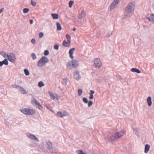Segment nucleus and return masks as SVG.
I'll return each mask as SVG.
<instances>
[{
	"mask_svg": "<svg viewBox=\"0 0 154 154\" xmlns=\"http://www.w3.org/2000/svg\"><path fill=\"white\" fill-rule=\"evenodd\" d=\"M135 3L134 2L129 3L125 8L124 16L126 18L131 17L133 14Z\"/></svg>",
	"mask_w": 154,
	"mask_h": 154,
	"instance_id": "nucleus-1",
	"label": "nucleus"
},
{
	"mask_svg": "<svg viewBox=\"0 0 154 154\" xmlns=\"http://www.w3.org/2000/svg\"><path fill=\"white\" fill-rule=\"evenodd\" d=\"M124 131H121L120 132H117L114 135H112L110 136L108 139V142L112 141L119 139L123 136L125 134Z\"/></svg>",
	"mask_w": 154,
	"mask_h": 154,
	"instance_id": "nucleus-2",
	"label": "nucleus"
},
{
	"mask_svg": "<svg viewBox=\"0 0 154 154\" xmlns=\"http://www.w3.org/2000/svg\"><path fill=\"white\" fill-rule=\"evenodd\" d=\"M48 61V59L47 57L45 56L42 57L38 61L37 66L38 67H42Z\"/></svg>",
	"mask_w": 154,
	"mask_h": 154,
	"instance_id": "nucleus-3",
	"label": "nucleus"
},
{
	"mask_svg": "<svg viewBox=\"0 0 154 154\" xmlns=\"http://www.w3.org/2000/svg\"><path fill=\"white\" fill-rule=\"evenodd\" d=\"M102 63L100 60L98 58L95 59L94 61V66L96 68L99 69L102 66Z\"/></svg>",
	"mask_w": 154,
	"mask_h": 154,
	"instance_id": "nucleus-4",
	"label": "nucleus"
},
{
	"mask_svg": "<svg viewBox=\"0 0 154 154\" xmlns=\"http://www.w3.org/2000/svg\"><path fill=\"white\" fill-rule=\"evenodd\" d=\"M79 65L78 62L76 60H73L72 61H69L67 64V66H72L73 68L77 67Z\"/></svg>",
	"mask_w": 154,
	"mask_h": 154,
	"instance_id": "nucleus-5",
	"label": "nucleus"
},
{
	"mask_svg": "<svg viewBox=\"0 0 154 154\" xmlns=\"http://www.w3.org/2000/svg\"><path fill=\"white\" fill-rule=\"evenodd\" d=\"M6 58H8L9 61L12 63H14L16 60L15 56L14 53H10L9 55H7Z\"/></svg>",
	"mask_w": 154,
	"mask_h": 154,
	"instance_id": "nucleus-6",
	"label": "nucleus"
},
{
	"mask_svg": "<svg viewBox=\"0 0 154 154\" xmlns=\"http://www.w3.org/2000/svg\"><path fill=\"white\" fill-rule=\"evenodd\" d=\"M120 0H114L111 3L110 7V10L111 11L115 8L119 4Z\"/></svg>",
	"mask_w": 154,
	"mask_h": 154,
	"instance_id": "nucleus-7",
	"label": "nucleus"
},
{
	"mask_svg": "<svg viewBox=\"0 0 154 154\" xmlns=\"http://www.w3.org/2000/svg\"><path fill=\"white\" fill-rule=\"evenodd\" d=\"M57 115L60 118H63V116H68L69 114L66 111H64L62 112H57Z\"/></svg>",
	"mask_w": 154,
	"mask_h": 154,
	"instance_id": "nucleus-8",
	"label": "nucleus"
},
{
	"mask_svg": "<svg viewBox=\"0 0 154 154\" xmlns=\"http://www.w3.org/2000/svg\"><path fill=\"white\" fill-rule=\"evenodd\" d=\"M26 135L30 139L38 142L39 141L38 139L35 135L29 133H27Z\"/></svg>",
	"mask_w": 154,
	"mask_h": 154,
	"instance_id": "nucleus-9",
	"label": "nucleus"
},
{
	"mask_svg": "<svg viewBox=\"0 0 154 154\" xmlns=\"http://www.w3.org/2000/svg\"><path fill=\"white\" fill-rule=\"evenodd\" d=\"M47 145L48 146V148L50 152L51 153H54V150L53 149L52 143L50 141H48L47 143Z\"/></svg>",
	"mask_w": 154,
	"mask_h": 154,
	"instance_id": "nucleus-10",
	"label": "nucleus"
},
{
	"mask_svg": "<svg viewBox=\"0 0 154 154\" xmlns=\"http://www.w3.org/2000/svg\"><path fill=\"white\" fill-rule=\"evenodd\" d=\"M74 78L77 80H79L81 79V76L79 75V73L77 71L74 72Z\"/></svg>",
	"mask_w": 154,
	"mask_h": 154,
	"instance_id": "nucleus-11",
	"label": "nucleus"
},
{
	"mask_svg": "<svg viewBox=\"0 0 154 154\" xmlns=\"http://www.w3.org/2000/svg\"><path fill=\"white\" fill-rule=\"evenodd\" d=\"M75 50V48H72L69 49V57L71 59L73 58V51Z\"/></svg>",
	"mask_w": 154,
	"mask_h": 154,
	"instance_id": "nucleus-12",
	"label": "nucleus"
},
{
	"mask_svg": "<svg viewBox=\"0 0 154 154\" xmlns=\"http://www.w3.org/2000/svg\"><path fill=\"white\" fill-rule=\"evenodd\" d=\"M85 16V11H82L78 16V18L79 19H81Z\"/></svg>",
	"mask_w": 154,
	"mask_h": 154,
	"instance_id": "nucleus-13",
	"label": "nucleus"
},
{
	"mask_svg": "<svg viewBox=\"0 0 154 154\" xmlns=\"http://www.w3.org/2000/svg\"><path fill=\"white\" fill-rule=\"evenodd\" d=\"M28 115H33L35 113V110L28 108Z\"/></svg>",
	"mask_w": 154,
	"mask_h": 154,
	"instance_id": "nucleus-14",
	"label": "nucleus"
},
{
	"mask_svg": "<svg viewBox=\"0 0 154 154\" xmlns=\"http://www.w3.org/2000/svg\"><path fill=\"white\" fill-rule=\"evenodd\" d=\"M152 98L151 97L149 96L147 99V101L148 103V105L149 106H151L152 104Z\"/></svg>",
	"mask_w": 154,
	"mask_h": 154,
	"instance_id": "nucleus-15",
	"label": "nucleus"
},
{
	"mask_svg": "<svg viewBox=\"0 0 154 154\" xmlns=\"http://www.w3.org/2000/svg\"><path fill=\"white\" fill-rule=\"evenodd\" d=\"M20 111L26 115H28V108H24L20 110Z\"/></svg>",
	"mask_w": 154,
	"mask_h": 154,
	"instance_id": "nucleus-16",
	"label": "nucleus"
},
{
	"mask_svg": "<svg viewBox=\"0 0 154 154\" xmlns=\"http://www.w3.org/2000/svg\"><path fill=\"white\" fill-rule=\"evenodd\" d=\"M131 71L132 72H135L137 73H140L141 72L140 70L136 68H132L131 69Z\"/></svg>",
	"mask_w": 154,
	"mask_h": 154,
	"instance_id": "nucleus-17",
	"label": "nucleus"
},
{
	"mask_svg": "<svg viewBox=\"0 0 154 154\" xmlns=\"http://www.w3.org/2000/svg\"><path fill=\"white\" fill-rule=\"evenodd\" d=\"M150 148V146L148 144H146L145 146L144 152L145 153H147L149 151Z\"/></svg>",
	"mask_w": 154,
	"mask_h": 154,
	"instance_id": "nucleus-18",
	"label": "nucleus"
},
{
	"mask_svg": "<svg viewBox=\"0 0 154 154\" xmlns=\"http://www.w3.org/2000/svg\"><path fill=\"white\" fill-rule=\"evenodd\" d=\"M51 16L54 19H57L58 18L59 16L56 13H52L51 14Z\"/></svg>",
	"mask_w": 154,
	"mask_h": 154,
	"instance_id": "nucleus-19",
	"label": "nucleus"
},
{
	"mask_svg": "<svg viewBox=\"0 0 154 154\" xmlns=\"http://www.w3.org/2000/svg\"><path fill=\"white\" fill-rule=\"evenodd\" d=\"M133 131L136 135L139 137V130L137 128H134L133 129Z\"/></svg>",
	"mask_w": 154,
	"mask_h": 154,
	"instance_id": "nucleus-20",
	"label": "nucleus"
},
{
	"mask_svg": "<svg viewBox=\"0 0 154 154\" xmlns=\"http://www.w3.org/2000/svg\"><path fill=\"white\" fill-rule=\"evenodd\" d=\"M57 30H60L62 29V27L60 23L58 22L56 23Z\"/></svg>",
	"mask_w": 154,
	"mask_h": 154,
	"instance_id": "nucleus-21",
	"label": "nucleus"
},
{
	"mask_svg": "<svg viewBox=\"0 0 154 154\" xmlns=\"http://www.w3.org/2000/svg\"><path fill=\"white\" fill-rule=\"evenodd\" d=\"M19 89L21 91V93L23 94H25L26 93V91L24 89V88L20 86Z\"/></svg>",
	"mask_w": 154,
	"mask_h": 154,
	"instance_id": "nucleus-22",
	"label": "nucleus"
},
{
	"mask_svg": "<svg viewBox=\"0 0 154 154\" xmlns=\"http://www.w3.org/2000/svg\"><path fill=\"white\" fill-rule=\"evenodd\" d=\"M48 93L49 94L50 98L52 100H54L55 99V97L53 94L50 91H48Z\"/></svg>",
	"mask_w": 154,
	"mask_h": 154,
	"instance_id": "nucleus-23",
	"label": "nucleus"
},
{
	"mask_svg": "<svg viewBox=\"0 0 154 154\" xmlns=\"http://www.w3.org/2000/svg\"><path fill=\"white\" fill-rule=\"evenodd\" d=\"M63 45L65 47H69V44L67 42L66 40H64L63 41L62 43Z\"/></svg>",
	"mask_w": 154,
	"mask_h": 154,
	"instance_id": "nucleus-24",
	"label": "nucleus"
},
{
	"mask_svg": "<svg viewBox=\"0 0 154 154\" xmlns=\"http://www.w3.org/2000/svg\"><path fill=\"white\" fill-rule=\"evenodd\" d=\"M0 54L5 58L6 57H7V55H8L7 54L3 51L1 52H0Z\"/></svg>",
	"mask_w": 154,
	"mask_h": 154,
	"instance_id": "nucleus-25",
	"label": "nucleus"
},
{
	"mask_svg": "<svg viewBox=\"0 0 154 154\" xmlns=\"http://www.w3.org/2000/svg\"><path fill=\"white\" fill-rule=\"evenodd\" d=\"M67 83V81L66 79H62V83L63 85H66Z\"/></svg>",
	"mask_w": 154,
	"mask_h": 154,
	"instance_id": "nucleus-26",
	"label": "nucleus"
},
{
	"mask_svg": "<svg viewBox=\"0 0 154 154\" xmlns=\"http://www.w3.org/2000/svg\"><path fill=\"white\" fill-rule=\"evenodd\" d=\"M36 106H37V107L39 109H42V107L40 104L38 102H37L35 104Z\"/></svg>",
	"mask_w": 154,
	"mask_h": 154,
	"instance_id": "nucleus-27",
	"label": "nucleus"
},
{
	"mask_svg": "<svg viewBox=\"0 0 154 154\" xmlns=\"http://www.w3.org/2000/svg\"><path fill=\"white\" fill-rule=\"evenodd\" d=\"M24 72L25 75L26 76L29 75V71L26 69H24Z\"/></svg>",
	"mask_w": 154,
	"mask_h": 154,
	"instance_id": "nucleus-28",
	"label": "nucleus"
},
{
	"mask_svg": "<svg viewBox=\"0 0 154 154\" xmlns=\"http://www.w3.org/2000/svg\"><path fill=\"white\" fill-rule=\"evenodd\" d=\"M38 85L39 87H42L44 86V83L42 81H40L38 83Z\"/></svg>",
	"mask_w": 154,
	"mask_h": 154,
	"instance_id": "nucleus-29",
	"label": "nucleus"
},
{
	"mask_svg": "<svg viewBox=\"0 0 154 154\" xmlns=\"http://www.w3.org/2000/svg\"><path fill=\"white\" fill-rule=\"evenodd\" d=\"M76 152L78 154H86L82 150H79L76 151Z\"/></svg>",
	"mask_w": 154,
	"mask_h": 154,
	"instance_id": "nucleus-30",
	"label": "nucleus"
},
{
	"mask_svg": "<svg viewBox=\"0 0 154 154\" xmlns=\"http://www.w3.org/2000/svg\"><path fill=\"white\" fill-rule=\"evenodd\" d=\"M3 63V65L4 64L5 65H7L8 64V62L6 59H5L4 60L2 61Z\"/></svg>",
	"mask_w": 154,
	"mask_h": 154,
	"instance_id": "nucleus-31",
	"label": "nucleus"
},
{
	"mask_svg": "<svg viewBox=\"0 0 154 154\" xmlns=\"http://www.w3.org/2000/svg\"><path fill=\"white\" fill-rule=\"evenodd\" d=\"M29 9L28 8H24L23 9V12L24 13H27L29 12Z\"/></svg>",
	"mask_w": 154,
	"mask_h": 154,
	"instance_id": "nucleus-32",
	"label": "nucleus"
},
{
	"mask_svg": "<svg viewBox=\"0 0 154 154\" xmlns=\"http://www.w3.org/2000/svg\"><path fill=\"white\" fill-rule=\"evenodd\" d=\"M32 103L33 104H36L38 102L36 99L35 98L33 97L32 99Z\"/></svg>",
	"mask_w": 154,
	"mask_h": 154,
	"instance_id": "nucleus-33",
	"label": "nucleus"
},
{
	"mask_svg": "<svg viewBox=\"0 0 154 154\" xmlns=\"http://www.w3.org/2000/svg\"><path fill=\"white\" fill-rule=\"evenodd\" d=\"M151 14H148L146 16V18L150 21L152 20V18H151Z\"/></svg>",
	"mask_w": 154,
	"mask_h": 154,
	"instance_id": "nucleus-34",
	"label": "nucleus"
},
{
	"mask_svg": "<svg viewBox=\"0 0 154 154\" xmlns=\"http://www.w3.org/2000/svg\"><path fill=\"white\" fill-rule=\"evenodd\" d=\"M31 57H32L33 60H34L36 59V57L34 53H32L31 54Z\"/></svg>",
	"mask_w": 154,
	"mask_h": 154,
	"instance_id": "nucleus-35",
	"label": "nucleus"
},
{
	"mask_svg": "<svg viewBox=\"0 0 154 154\" xmlns=\"http://www.w3.org/2000/svg\"><path fill=\"white\" fill-rule=\"evenodd\" d=\"M78 95L79 96H80L82 94V90L81 89H79L78 90Z\"/></svg>",
	"mask_w": 154,
	"mask_h": 154,
	"instance_id": "nucleus-36",
	"label": "nucleus"
},
{
	"mask_svg": "<svg viewBox=\"0 0 154 154\" xmlns=\"http://www.w3.org/2000/svg\"><path fill=\"white\" fill-rule=\"evenodd\" d=\"M112 31L109 32L108 33H106V38H109V37L110 36L112 35Z\"/></svg>",
	"mask_w": 154,
	"mask_h": 154,
	"instance_id": "nucleus-37",
	"label": "nucleus"
},
{
	"mask_svg": "<svg viewBox=\"0 0 154 154\" xmlns=\"http://www.w3.org/2000/svg\"><path fill=\"white\" fill-rule=\"evenodd\" d=\"M82 100L83 102L85 103H88V100L86 97H83L82 98Z\"/></svg>",
	"mask_w": 154,
	"mask_h": 154,
	"instance_id": "nucleus-38",
	"label": "nucleus"
},
{
	"mask_svg": "<svg viewBox=\"0 0 154 154\" xmlns=\"http://www.w3.org/2000/svg\"><path fill=\"white\" fill-rule=\"evenodd\" d=\"M49 51L48 50H46L45 51L44 54L45 56H46L49 55Z\"/></svg>",
	"mask_w": 154,
	"mask_h": 154,
	"instance_id": "nucleus-39",
	"label": "nucleus"
},
{
	"mask_svg": "<svg viewBox=\"0 0 154 154\" xmlns=\"http://www.w3.org/2000/svg\"><path fill=\"white\" fill-rule=\"evenodd\" d=\"M88 106L89 107L91 106L93 104V102L91 100H89L88 101Z\"/></svg>",
	"mask_w": 154,
	"mask_h": 154,
	"instance_id": "nucleus-40",
	"label": "nucleus"
},
{
	"mask_svg": "<svg viewBox=\"0 0 154 154\" xmlns=\"http://www.w3.org/2000/svg\"><path fill=\"white\" fill-rule=\"evenodd\" d=\"M74 3V2L72 1H70L69 2V5L70 8H71L72 5Z\"/></svg>",
	"mask_w": 154,
	"mask_h": 154,
	"instance_id": "nucleus-41",
	"label": "nucleus"
},
{
	"mask_svg": "<svg viewBox=\"0 0 154 154\" xmlns=\"http://www.w3.org/2000/svg\"><path fill=\"white\" fill-rule=\"evenodd\" d=\"M11 86L13 87V88H15L16 89H17L18 88H19L20 87V86L19 85H11Z\"/></svg>",
	"mask_w": 154,
	"mask_h": 154,
	"instance_id": "nucleus-42",
	"label": "nucleus"
},
{
	"mask_svg": "<svg viewBox=\"0 0 154 154\" xmlns=\"http://www.w3.org/2000/svg\"><path fill=\"white\" fill-rule=\"evenodd\" d=\"M44 35V34L42 32H40L39 34V38H42Z\"/></svg>",
	"mask_w": 154,
	"mask_h": 154,
	"instance_id": "nucleus-43",
	"label": "nucleus"
},
{
	"mask_svg": "<svg viewBox=\"0 0 154 154\" xmlns=\"http://www.w3.org/2000/svg\"><path fill=\"white\" fill-rule=\"evenodd\" d=\"M31 4L33 6H34L36 5V3L33 0H31Z\"/></svg>",
	"mask_w": 154,
	"mask_h": 154,
	"instance_id": "nucleus-44",
	"label": "nucleus"
},
{
	"mask_svg": "<svg viewBox=\"0 0 154 154\" xmlns=\"http://www.w3.org/2000/svg\"><path fill=\"white\" fill-rule=\"evenodd\" d=\"M54 49L58 50L59 49V45H54Z\"/></svg>",
	"mask_w": 154,
	"mask_h": 154,
	"instance_id": "nucleus-45",
	"label": "nucleus"
},
{
	"mask_svg": "<svg viewBox=\"0 0 154 154\" xmlns=\"http://www.w3.org/2000/svg\"><path fill=\"white\" fill-rule=\"evenodd\" d=\"M31 42L33 44H35L36 43L35 39L34 38H32L31 40Z\"/></svg>",
	"mask_w": 154,
	"mask_h": 154,
	"instance_id": "nucleus-46",
	"label": "nucleus"
},
{
	"mask_svg": "<svg viewBox=\"0 0 154 154\" xmlns=\"http://www.w3.org/2000/svg\"><path fill=\"white\" fill-rule=\"evenodd\" d=\"M66 37L67 39H71V37L68 34H66Z\"/></svg>",
	"mask_w": 154,
	"mask_h": 154,
	"instance_id": "nucleus-47",
	"label": "nucleus"
},
{
	"mask_svg": "<svg viewBox=\"0 0 154 154\" xmlns=\"http://www.w3.org/2000/svg\"><path fill=\"white\" fill-rule=\"evenodd\" d=\"M151 18H152V20L154 22V14H151Z\"/></svg>",
	"mask_w": 154,
	"mask_h": 154,
	"instance_id": "nucleus-48",
	"label": "nucleus"
},
{
	"mask_svg": "<svg viewBox=\"0 0 154 154\" xmlns=\"http://www.w3.org/2000/svg\"><path fill=\"white\" fill-rule=\"evenodd\" d=\"M93 98H94L93 95L90 94V97H89V99L90 100H92Z\"/></svg>",
	"mask_w": 154,
	"mask_h": 154,
	"instance_id": "nucleus-49",
	"label": "nucleus"
},
{
	"mask_svg": "<svg viewBox=\"0 0 154 154\" xmlns=\"http://www.w3.org/2000/svg\"><path fill=\"white\" fill-rule=\"evenodd\" d=\"M90 91V92H91L90 94L93 95V94L94 93V91H93V90H91Z\"/></svg>",
	"mask_w": 154,
	"mask_h": 154,
	"instance_id": "nucleus-50",
	"label": "nucleus"
},
{
	"mask_svg": "<svg viewBox=\"0 0 154 154\" xmlns=\"http://www.w3.org/2000/svg\"><path fill=\"white\" fill-rule=\"evenodd\" d=\"M67 42L69 44V45L70 44V42H71V39H67Z\"/></svg>",
	"mask_w": 154,
	"mask_h": 154,
	"instance_id": "nucleus-51",
	"label": "nucleus"
},
{
	"mask_svg": "<svg viewBox=\"0 0 154 154\" xmlns=\"http://www.w3.org/2000/svg\"><path fill=\"white\" fill-rule=\"evenodd\" d=\"M33 20L32 19H31L29 20V23L31 24H32L33 23Z\"/></svg>",
	"mask_w": 154,
	"mask_h": 154,
	"instance_id": "nucleus-52",
	"label": "nucleus"
},
{
	"mask_svg": "<svg viewBox=\"0 0 154 154\" xmlns=\"http://www.w3.org/2000/svg\"><path fill=\"white\" fill-rule=\"evenodd\" d=\"M117 78L119 80L122 79V77L119 75L117 76Z\"/></svg>",
	"mask_w": 154,
	"mask_h": 154,
	"instance_id": "nucleus-53",
	"label": "nucleus"
},
{
	"mask_svg": "<svg viewBox=\"0 0 154 154\" xmlns=\"http://www.w3.org/2000/svg\"><path fill=\"white\" fill-rule=\"evenodd\" d=\"M4 9L3 8H2L0 9V14L3 12L4 11Z\"/></svg>",
	"mask_w": 154,
	"mask_h": 154,
	"instance_id": "nucleus-54",
	"label": "nucleus"
},
{
	"mask_svg": "<svg viewBox=\"0 0 154 154\" xmlns=\"http://www.w3.org/2000/svg\"><path fill=\"white\" fill-rule=\"evenodd\" d=\"M3 65V63L2 61H0V66H2Z\"/></svg>",
	"mask_w": 154,
	"mask_h": 154,
	"instance_id": "nucleus-55",
	"label": "nucleus"
},
{
	"mask_svg": "<svg viewBox=\"0 0 154 154\" xmlns=\"http://www.w3.org/2000/svg\"><path fill=\"white\" fill-rule=\"evenodd\" d=\"M57 151L55 150H54V153H57Z\"/></svg>",
	"mask_w": 154,
	"mask_h": 154,
	"instance_id": "nucleus-56",
	"label": "nucleus"
},
{
	"mask_svg": "<svg viewBox=\"0 0 154 154\" xmlns=\"http://www.w3.org/2000/svg\"><path fill=\"white\" fill-rule=\"evenodd\" d=\"M72 30L73 31H75V30H76V28H74L73 29H72Z\"/></svg>",
	"mask_w": 154,
	"mask_h": 154,
	"instance_id": "nucleus-57",
	"label": "nucleus"
}]
</instances>
